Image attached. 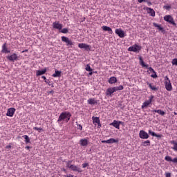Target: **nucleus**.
Returning <instances> with one entry per match:
<instances>
[{"instance_id": "1", "label": "nucleus", "mask_w": 177, "mask_h": 177, "mask_svg": "<svg viewBox=\"0 0 177 177\" xmlns=\"http://www.w3.org/2000/svg\"><path fill=\"white\" fill-rule=\"evenodd\" d=\"M71 118V113L68 111L62 112L58 118L57 122H60L61 121H64L65 120L66 122L70 121V118Z\"/></svg>"}, {"instance_id": "2", "label": "nucleus", "mask_w": 177, "mask_h": 177, "mask_svg": "<svg viewBox=\"0 0 177 177\" xmlns=\"http://www.w3.org/2000/svg\"><path fill=\"white\" fill-rule=\"evenodd\" d=\"M139 60H140V64H141L142 67H145L146 68H148V70L151 73H154V75H151V77H152V78H157V74H156V71H154V69H153V68L151 67L149 68V65L145 64V62L143 61V58L142 57H139Z\"/></svg>"}, {"instance_id": "3", "label": "nucleus", "mask_w": 177, "mask_h": 177, "mask_svg": "<svg viewBox=\"0 0 177 177\" xmlns=\"http://www.w3.org/2000/svg\"><path fill=\"white\" fill-rule=\"evenodd\" d=\"M165 89L169 92H171V91H172V84H171V80H169V77H168V76H166L165 77Z\"/></svg>"}, {"instance_id": "4", "label": "nucleus", "mask_w": 177, "mask_h": 177, "mask_svg": "<svg viewBox=\"0 0 177 177\" xmlns=\"http://www.w3.org/2000/svg\"><path fill=\"white\" fill-rule=\"evenodd\" d=\"M164 21H167L169 24H172V26H176V23H175V21L174 20V17L171 15H165L164 17Z\"/></svg>"}, {"instance_id": "5", "label": "nucleus", "mask_w": 177, "mask_h": 177, "mask_svg": "<svg viewBox=\"0 0 177 177\" xmlns=\"http://www.w3.org/2000/svg\"><path fill=\"white\" fill-rule=\"evenodd\" d=\"M153 99H154V95H151L149 97V100L145 101L142 105L141 106V109H146L148 106H150L151 104V102H153Z\"/></svg>"}, {"instance_id": "6", "label": "nucleus", "mask_w": 177, "mask_h": 177, "mask_svg": "<svg viewBox=\"0 0 177 177\" xmlns=\"http://www.w3.org/2000/svg\"><path fill=\"white\" fill-rule=\"evenodd\" d=\"M61 39L62 42H65V44H66V46H73V45H74V43H73V41L70 40V39H68V37H66V36H62L61 37Z\"/></svg>"}, {"instance_id": "7", "label": "nucleus", "mask_w": 177, "mask_h": 177, "mask_svg": "<svg viewBox=\"0 0 177 177\" xmlns=\"http://www.w3.org/2000/svg\"><path fill=\"white\" fill-rule=\"evenodd\" d=\"M142 49V47L139 45L134 44L128 48L129 52H139Z\"/></svg>"}, {"instance_id": "8", "label": "nucleus", "mask_w": 177, "mask_h": 177, "mask_svg": "<svg viewBox=\"0 0 177 177\" xmlns=\"http://www.w3.org/2000/svg\"><path fill=\"white\" fill-rule=\"evenodd\" d=\"M139 137L140 139H149V133L144 130H140L139 133Z\"/></svg>"}, {"instance_id": "9", "label": "nucleus", "mask_w": 177, "mask_h": 177, "mask_svg": "<svg viewBox=\"0 0 177 177\" xmlns=\"http://www.w3.org/2000/svg\"><path fill=\"white\" fill-rule=\"evenodd\" d=\"M78 47L80 48V49H85V50H91V46L85 43L79 44Z\"/></svg>"}, {"instance_id": "10", "label": "nucleus", "mask_w": 177, "mask_h": 177, "mask_svg": "<svg viewBox=\"0 0 177 177\" xmlns=\"http://www.w3.org/2000/svg\"><path fill=\"white\" fill-rule=\"evenodd\" d=\"M53 28H55L56 30H62L63 28V25L60 24L59 21H55L53 23Z\"/></svg>"}, {"instance_id": "11", "label": "nucleus", "mask_w": 177, "mask_h": 177, "mask_svg": "<svg viewBox=\"0 0 177 177\" xmlns=\"http://www.w3.org/2000/svg\"><path fill=\"white\" fill-rule=\"evenodd\" d=\"M115 32L120 38H124L125 37V32L121 29H115Z\"/></svg>"}, {"instance_id": "12", "label": "nucleus", "mask_w": 177, "mask_h": 177, "mask_svg": "<svg viewBox=\"0 0 177 177\" xmlns=\"http://www.w3.org/2000/svg\"><path fill=\"white\" fill-rule=\"evenodd\" d=\"M15 111H16V109L15 108H10L7 111L6 115L8 117H13V115H15Z\"/></svg>"}, {"instance_id": "13", "label": "nucleus", "mask_w": 177, "mask_h": 177, "mask_svg": "<svg viewBox=\"0 0 177 177\" xmlns=\"http://www.w3.org/2000/svg\"><path fill=\"white\" fill-rule=\"evenodd\" d=\"M7 59L10 60V62H15L17 60V54L13 53L11 55H8Z\"/></svg>"}, {"instance_id": "14", "label": "nucleus", "mask_w": 177, "mask_h": 177, "mask_svg": "<svg viewBox=\"0 0 177 177\" xmlns=\"http://www.w3.org/2000/svg\"><path fill=\"white\" fill-rule=\"evenodd\" d=\"M106 96H113V93H114V90L113 88V87H109L106 89Z\"/></svg>"}, {"instance_id": "15", "label": "nucleus", "mask_w": 177, "mask_h": 177, "mask_svg": "<svg viewBox=\"0 0 177 177\" xmlns=\"http://www.w3.org/2000/svg\"><path fill=\"white\" fill-rule=\"evenodd\" d=\"M1 52H2V53H10V50H9V49L8 48V46H7L6 43H5V44L2 46Z\"/></svg>"}, {"instance_id": "16", "label": "nucleus", "mask_w": 177, "mask_h": 177, "mask_svg": "<svg viewBox=\"0 0 177 177\" xmlns=\"http://www.w3.org/2000/svg\"><path fill=\"white\" fill-rule=\"evenodd\" d=\"M147 13H149L151 16H152V17H154V16H156V12L154 11V10H153V8H147Z\"/></svg>"}, {"instance_id": "17", "label": "nucleus", "mask_w": 177, "mask_h": 177, "mask_svg": "<svg viewBox=\"0 0 177 177\" xmlns=\"http://www.w3.org/2000/svg\"><path fill=\"white\" fill-rule=\"evenodd\" d=\"M103 31H108L109 34H113V29L109 26H102Z\"/></svg>"}, {"instance_id": "18", "label": "nucleus", "mask_w": 177, "mask_h": 177, "mask_svg": "<svg viewBox=\"0 0 177 177\" xmlns=\"http://www.w3.org/2000/svg\"><path fill=\"white\" fill-rule=\"evenodd\" d=\"M153 27H156L159 31H161V32H165V30H164V28L161 27V25H158L156 23L153 24Z\"/></svg>"}, {"instance_id": "19", "label": "nucleus", "mask_w": 177, "mask_h": 177, "mask_svg": "<svg viewBox=\"0 0 177 177\" xmlns=\"http://www.w3.org/2000/svg\"><path fill=\"white\" fill-rule=\"evenodd\" d=\"M80 146H88V139L84 138L80 140Z\"/></svg>"}, {"instance_id": "20", "label": "nucleus", "mask_w": 177, "mask_h": 177, "mask_svg": "<svg viewBox=\"0 0 177 177\" xmlns=\"http://www.w3.org/2000/svg\"><path fill=\"white\" fill-rule=\"evenodd\" d=\"M110 125H112V127H114L116 129H120V123H118L117 120H114Z\"/></svg>"}, {"instance_id": "21", "label": "nucleus", "mask_w": 177, "mask_h": 177, "mask_svg": "<svg viewBox=\"0 0 177 177\" xmlns=\"http://www.w3.org/2000/svg\"><path fill=\"white\" fill-rule=\"evenodd\" d=\"M109 84H115L117 82V77L113 76L111 77L108 81Z\"/></svg>"}, {"instance_id": "22", "label": "nucleus", "mask_w": 177, "mask_h": 177, "mask_svg": "<svg viewBox=\"0 0 177 177\" xmlns=\"http://www.w3.org/2000/svg\"><path fill=\"white\" fill-rule=\"evenodd\" d=\"M71 169L72 171H76L77 172H82V170L81 169V168L73 165L71 167Z\"/></svg>"}, {"instance_id": "23", "label": "nucleus", "mask_w": 177, "mask_h": 177, "mask_svg": "<svg viewBox=\"0 0 177 177\" xmlns=\"http://www.w3.org/2000/svg\"><path fill=\"white\" fill-rule=\"evenodd\" d=\"M112 88L113 89V92H117L118 91H122V89H124V86L120 85L119 86H113Z\"/></svg>"}, {"instance_id": "24", "label": "nucleus", "mask_w": 177, "mask_h": 177, "mask_svg": "<svg viewBox=\"0 0 177 177\" xmlns=\"http://www.w3.org/2000/svg\"><path fill=\"white\" fill-rule=\"evenodd\" d=\"M52 77H54V78H56L57 77H62V71H59L55 69V72L54 74H53Z\"/></svg>"}, {"instance_id": "25", "label": "nucleus", "mask_w": 177, "mask_h": 177, "mask_svg": "<svg viewBox=\"0 0 177 177\" xmlns=\"http://www.w3.org/2000/svg\"><path fill=\"white\" fill-rule=\"evenodd\" d=\"M46 73V68L43 69L42 71H37L36 75L38 77L39 75H44Z\"/></svg>"}, {"instance_id": "26", "label": "nucleus", "mask_w": 177, "mask_h": 177, "mask_svg": "<svg viewBox=\"0 0 177 177\" xmlns=\"http://www.w3.org/2000/svg\"><path fill=\"white\" fill-rule=\"evenodd\" d=\"M147 84L148 85L149 88H150V89H151V91H158V88H157V87H156V86H153V84L147 82Z\"/></svg>"}, {"instance_id": "27", "label": "nucleus", "mask_w": 177, "mask_h": 177, "mask_svg": "<svg viewBox=\"0 0 177 177\" xmlns=\"http://www.w3.org/2000/svg\"><path fill=\"white\" fill-rule=\"evenodd\" d=\"M153 113H158V114H160V115H165V112L161 109H158V110H153L152 111Z\"/></svg>"}, {"instance_id": "28", "label": "nucleus", "mask_w": 177, "mask_h": 177, "mask_svg": "<svg viewBox=\"0 0 177 177\" xmlns=\"http://www.w3.org/2000/svg\"><path fill=\"white\" fill-rule=\"evenodd\" d=\"M88 104H96L97 102H96V100L95 98H90L87 100Z\"/></svg>"}, {"instance_id": "29", "label": "nucleus", "mask_w": 177, "mask_h": 177, "mask_svg": "<svg viewBox=\"0 0 177 177\" xmlns=\"http://www.w3.org/2000/svg\"><path fill=\"white\" fill-rule=\"evenodd\" d=\"M112 143H118V139L110 138L108 140L109 145H112Z\"/></svg>"}, {"instance_id": "30", "label": "nucleus", "mask_w": 177, "mask_h": 177, "mask_svg": "<svg viewBox=\"0 0 177 177\" xmlns=\"http://www.w3.org/2000/svg\"><path fill=\"white\" fill-rule=\"evenodd\" d=\"M22 138H24L25 139V143L26 145L31 142V140L30 139V137H28V136H27V135L23 136Z\"/></svg>"}, {"instance_id": "31", "label": "nucleus", "mask_w": 177, "mask_h": 177, "mask_svg": "<svg viewBox=\"0 0 177 177\" xmlns=\"http://www.w3.org/2000/svg\"><path fill=\"white\" fill-rule=\"evenodd\" d=\"M92 120H93V122L94 124H100V120H99V118H97V117H93Z\"/></svg>"}, {"instance_id": "32", "label": "nucleus", "mask_w": 177, "mask_h": 177, "mask_svg": "<svg viewBox=\"0 0 177 177\" xmlns=\"http://www.w3.org/2000/svg\"><path fill=\"white\" fill-rule=\"evenodd\" d=\"M171 145H174V147H173V150H174V151H177V142L175 140H173L171 142Z\"/></svg>"}, {"instance_id": "33", "label": "nucleus", "mask_w": 177, "mask_h": 177, "mask_svg": "<svg viewBox=\"0 0 177 177\" xmlns=\"http://www.w3.org/2000/svg\"><path fill=\"white\" fill-rule=\"evenodd\" d=\"M142 145L145 147H146V146H150V140H147L146 141H144V142H142Z\"/></svg>"}, {"instance_id": "34", "label": "nucleus", "mask_w": 177, "mask_h": 177, "mask_svg": "<svg viewBox=\"0 0 177 177\" xmlns=\"http://www.w3.org/2000/svg\"><path fill=\"white\" fill-rule=\"evenodd\" d=\"M60 32L62 34H67L68 32V29L66 28L61 29Z\"/></svg>"}, {"instance_id": "35", "label": "nucleus", "mask_w": 177, "mask_h": 177, "mask_svg": "<svg viewBox=\"0 0 177 177\" xmlns=\"http://www.w3.org/2000/svg\"><path fill=\"white\" fill-rule=\"evenodd\" d=\"M165 161H168L169 162H172V158L169 156H166L165 158Z\"/></svg>"}, {"instance_id": "36", "label": "nucleus", "mask_w": 177, "mask_h": 177, "mask_svg": "<svg viewBox=\"0 0 177 177\" xmlns=\"http://www.w3.org/2000/svg\"><path fill=\"white\" fill-rule=\"evenodd\" d=\"M171 64H173V66H177V58H174V59L172 60Z\"/></svg>"}, {"instance_id": "37", "label": "nucleus", "mask_w": 177, "mask_h": 177, "mask_svg": "<svg viewBox=\"0 0 177 177\" xmlns=\"http://www.w3.org/2000/svg\"><path fill=\"white\" fill-rule=\"evenodd\" d=\"M33 129H35V131H39V132H41V131H44L42 127H34Z\"/></svg>"}, {"instance_id": "38", "label": "nucleus", "mask_w": 177, "mask_h": 177, "mask_svg": "<svg viewBox=\"0 0 177 177\" xmlns=\"http://www.w3.org/2000/svg\"><path fill=\"white\" fill-rule=\"evenodd\" d=\"M71 162L72 161H68L67 163H66V167L67 168H71V167H73V165H71Z\"/></svg>"}, {"instance_id": "39", "label": "nucleus", "mask_w": 177, "mask_h": 177, "mask_svg": "<svg viewBox=\"0 0 177 177\" xmlns=\"http://www.w3.org/2000/svg\"><path fill=\"white\" fill-rule=\"evenodd\" d=\"M148 132H149V135H151V136H156V133H154L153 131L149 130Z\"/></svg>"}, {"instance_id": "40", "label": "nucleus", "mask_w": 177, "mask_h": 177, "mask_svg": "<svg viewBox=\"0 0 177 177\" xmlns=\"http://www.w3.org/2000/svg\"><path fill=\"white\" fill-rule=\"evenodd\" d=\"M86 71H92V68H91V66L87 65L86 67Z\"/></svg>"}, {"instance_id": "41", "label": "nucleus", "mask_w": 177, "mask_h": 177, "mask_svg": "<svg viewBox=\"0 0 177 177\" xmlns=\"http://www.w3.org/2000/svg\"><path fill=\"white\" fill-rule=\"evenodd\" d=\"M155 138H162V135L156 133V134H155Z\"/></svg>"}, {"instance_id": "42", "label": "nucleus", "mask_w": 177, "mask_h": 177, "mask_svg": "<svg viewBox=\"0 0 177 177\" xmlns=\"http://www.w3.org/2000/svg\"><path fill=\"white\" fill-rule=\"evenodd\" d=\"M164 8L166 10H169V9H171V6H165Z\"/></svg>"}, {"instance_id": "43", "label": "nucleus", "mask_w": 177, "mask_h": 177, "mask_svg": "<svg viewBox=\"0 0 177 177\" xmlns=\"http://www.w3.org/2000/svg\"><path fill=\"white\" fill-rule=\"evenodd\" d=\"M88 165H89L88 163L82 164V168H86V167H88Z\"/></svg>"}, {"instance_id": "44", "label": "nucleus", "mask_w": 177, "mask_h": 177, "mask_svg": "<svg viewBox=\"0 0 177 177\" xmlns=\"http://www.w3.org/2000/svg\"><path fill=\"white\" fill-rule=\"evenodd\" d=\"M77 129H80V131H82V125L77 124Z\"/></svg>"}, {"instance_id": "45", "label": "nucleus", "mask_w": 177, "mask_h": 177, "mask_svg": "<svg viewBox=\"0 0 177 177\" xmlns=\"http://www.w3.org/2000/svg\"><path fill=\"white\" fill-rule=\"evenodd\" d=\"M171 162L176 164L177 163V158H174V159H172Z\"/></svg>"}, {"instance_id": "46", "label": "nucleus", "mask_w": 177, "mask_h": 177, "mask_svg": "<svg viewBox=\"0 0 177 177\" xmlns=\"http://www.w3.org/2000/svg\"><path fill=\"white\" fill-rule=\"evenodd\" d=\"M138 2H139V3H142V2H147V0H138Z\"/></svg>"}, {"instance_id": "47", "label": "nucleus", "mask_w": 177, "mask_h": 177, "mask_svg": "<svg viewBox=\"0 0 177 177\" xmlns=\"http://www.w3.org/2000/svg\"><path fill=\"white\" fill-rule=\"evenodd\" d=\"M44 82H46V84H48L49 86H50V81L49 80H45Z\"/></svg>"}, {"instance_id": "48", "label": "nucleus", "mask_w": 177, "mask_h": 177, "mask_svg": "<svg viewBox=\"0 0 177 177\" xmlns=\"http://www.w3.org/2000/svg\"><path fill=\"white\" fill-rule=\"evenodd\" d=\"M6 149H12V145L10 144L9 145H7V146L6 147Z\"/></svg>"}, {"instance_id": "49", "label": "nucleus", "mask_w": 177, "mask_h": 177, "mask_svg": "<svg viewBox=\"0 0 177 177\" xmlns=\"http://www.w3.org/2000/svg\"><path fill=\"white\" fill-rule=\"evenodd\" d=\"M165 177H171V173H165Z\"/></svg>"}, {"instance_id": "50", "label": "nucleus", "mask_w": 177, "mask_h": 177, "mask_svg": "<svg viewBox=\"0 0 177 177\" xmlns=\"http://www.w3.org/2000/svg\"><path fill=\"white\" fill-rule=\"evenodd\" d=\"M145 2L147 3L148 6H151V2H150V1H147H147H145Z\"/></svg>"}, {"instance_id": "51", "label": "nucleus", "mask_w": 177, "mask_h": 177, "mask_svg": "<svg viewBox=\"0 0 177 177\" xmlns=\"http://www.w3.org/2000/svg\"><path fill=\"white\" fill-rule=\"evenodd\" d=\"M119 127L120 125H124V122L122 121H118Z\"/></svg>"}, {"instance_id": "52", "label": "nucleus", "mask_w": 177, "mask_h": 177, "mask_svg": "<svg viewBox=\"0 0 177 177\" xmlns=\"http://www.w3.org/2000/svg\"><path fill=\"white\" fill-rule=\"evenodd\" d=\"M64 176H65V177H74V176L72 175V174L65 175Z\"/></svg>"}, {"instance_id": "53", "label": "nucleus", "mask_w": 177, "mask_h": 177, "mask_svg": "<svg viewBox=\"0 0 177 177\" xmlns=\"http://www.w3.org/2000/svg\"><path fill=\"white\" fill-rule=\"evenodd\" d=\"M102 143H108V140H102Z\"/></svg>"}, {"instance_id": "54", "label": "nucleus", "mask_w": 177, "mask_h": 177, "mask_svg": "<svg viewBox=\"0 0 177 177\" xmlns=\"http://www.w3.org/2000/svg\"><path fill=\"white\" fill-rule=\"evenodd\" d=\"M41 78H43V80H44V82L47 80H46V77H45V76H42Z\"/></svg>"}, {"instance_id": "55", "label": "nucleus", "mask_w": 177, "mask_h": 177, "mask_svg": "<svg viewBox=\"0 0 177 177\" xmlns=\"http://www.w3.org/2000/svg\"><path fill=\"white\" fill-rule=\"evenodd\" d=\"M25 149H26V150H30V146H26Z\"/></svg>"}, {"instance_id": "56", "label": "nucleus", "mask_w": 177, "mask_h": 177, "mask_svg": "<svg viewBox=\"0 0 177 177\" xmlns=\"http://www.w3.org/2000/svg\"><path fill=\"white\" fill-rule=\"evenodd\" d=\"M63 171H64V172H65L66 174L67 173L66 169H63Z\"/></svg>"}, {"instance_id": "57", "label": "nucleus", "mask_w": 177, "mask_h": 177, "mask_svg": "<svg viewBox=\"0 0 177 177\" xmlns=\"http://www.w3.org/2000/svg\"><path fill=\"white\" fill-rule=\"evenodd\" d=\"M88 74L89 75H92L93 73L91 71Z\"/></svg>"}, {"instance_id": "58", "label": "nucleus", "mask_w": 177, "mask_h": 177, "mask_svg": "<svg viewBox=\"0 0 177 177\" xmlns=\"http://www.w3.org/2000/svg\"><path fill=\"white\" fill-rule=\"evenodd\" d=\"M54 92H55V91H51L49 92V93H53Z\"/></svg>"}, {"instance_id": "59", "label": "nucleus", "mask_w": 177, "mask_h": 177, "mask_svg": "<svg viewBox=\"0 0 177 177\" xmlns=\"http://www.w3.org/2000/svg\"><path fill=\"white\" fill-rule=\"evenodd\" d=\"M15 1H17V0H15Z\"/></svg>"}]
</instances>
